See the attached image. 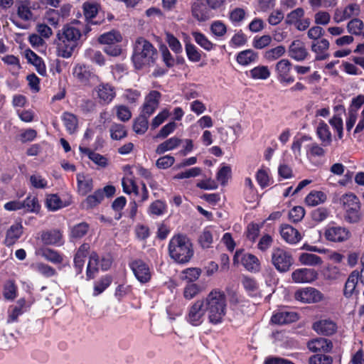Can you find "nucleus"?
I'll use <instances>...</instances> for the list:
<instances>
[{
    "label": "nucleus",
    "mask_w": 364,
    "mask_h": 364,
    "mask_svg": "<svg viewBox=\"0 0 364 364\" xmlns=\"http://www.w3.org/2000/svg\"><path fill=\"white\" fill-rule=\"evenodd\" d=\"M86 34L90 31L88 27L78 21L65 26L57 35V55L64 58H70L82 36V31Z\"/></svg>",
    "instance_id": "obj_1"
},
{
    "label": "nucleus",
    "mask_w": 364,
    "mask_h": 364,
    "mask_svg": "<svg viewBox=\"0 0 364 364\" xmlns=\"http://www.w3.org/2000/svg\"><path fill=\"white\" fill-rule=\"evenodd\" d=\"M157 56L156 49L149 41L143 38L136 39L132 57L136 69L139 70L144 67L150 66L155 62Z\"/></svg>",
    "instance_id": "obj_2"
},
{
    "label": "nucleus",
    "mask_w": 364,
    "mask_h": 364,
    "mask_svg": "<svg viewBox=\"0 0 364 364\" xmlns=\"http://www.w3.org/2000/svg\"><path fill=\"white\" fill-rule=\"evenodd\" d=\"M168 252L171 258L180 264L188 262L193 255L192 244L183 235H175L170 240Z\"/></svg>",
    "instance_id": "obj_3"
},
{
    "label": "nucleus",
    "mask_w": 364,
    "mask_h": 364,
    "mask_svg": "<svg viewBox=\"0 0 364 364\" xmlns=\"http://www.w3.org/2000/svg\"><path fill=\"white\" fill-rule=\"evenodd\" d=\"M341 208L344 210V220L348 223H357L361 219L360 203L353 193L343 194L338 199Z\"/></svg>",
    "instance_id": "obj_4"
},
{
    "label": "nucleus",
    "mask_w": 364,
    "mask_h": 364,
    "mask_svg": "<svg viewBox=\"0 0 364 364\" xmlns=\"http://www.w3.org/2000/svg\"><path fill=\"white\" fill-rule=\"evenodd\" d=\"M208 318H222L225 315L226 299L223 292L211 291L207 296Z\"/></svg>",
    "instance_id": "obj_5"
},
{
    "label": "nucleus",
    "mask_w": 364,
    "mask_h": 364,
    "mask_svg": "<svg viewBox=\"0 0 364 364\" xmlns=\"http://www.w3.org/2000/svg\"><path fill=\"white\" fill-rule=\"evenodd\" d=\"M271 262L274 268L280 273L290 270L294 264L291 252L283 247H274L271 253Z\"/></svg>",
    "instance_id": "obj_6"
},
{
    "label": "nucleus",
    "mask_w": 364,
    "mask_h": 364,
    "mask_svg": "<svg viewBox=\"0 0 364 364\" xmlns=\"http://www.w3.org/2000/svg\"><path fill=\"white\" fill-rule=\"evenodd\" d=\"M304 15L305 11L303 8H296L287 14L285 23L294 26L298 31H305L309 27L311 21L309 18H304Z\"/></svg>",
    "instance_id": "obj_7"
},
{
    "label": "nucleus",
    "mask_w": 364,
    "mask_h": 364,
    "mask_svg": "<svg viewBox=\"0 0 364 364\" xmlns=\"http://www.w3.org/2000/svg\"><path fill=\"white\" fill-rule=\"evenodd\" d=\"M324 237L330 242H343L350 238V232L345 227L337 225L335 223H329L324 228Z\"/></svg>",
    "instance_id": "obj_8"
},
{
    "label": "nucleus",
    "mask_w": 364,
    "mask_h": 364,
    "mask_svg": "<svg viewBox=\"0 0 364 364\" xmlns=\"http://www.w3.org/2000/svg\"><path fill=\"white\" fill-rule=\"evenodd\" d=\"M292 64L288 59H282L275 65L278 81L284 86L293 83L295 80L291 75Z\"/></svg>",
    "instance_id": "obj_9"
},
{
    "label": "nucleus",
    "mask_w": 364,
    "mask_h": 364,
    "mask_svg": "<svg viewBox=\"0 0 364 364\" xmlns=\"http://www.w3.org/2000/svg\"><path fill=\"white\" fill-rule=\"evenodd\" d=\"M191 14L199 22H205L214 16L205 0H193L191 4Z\"/></svg>",
    "instance_id": "obj_10"
},
{
    "label": "nucleus",
    "mask_w": 364,
    "mask_h": 364,
    "mask_svg": "<svg viewBox=\"0 0 364 364\" xmlns=\"http://www.w3.org/2000/svg\"><path fill=\"white\" fill-rule=\"evenodd\" d=\"M360 13V5L356 3H352L343 8H337L335 9L333 19L335 23H339L352 17L358 16Z\"/></svg>",
    "instance_id": "obj_11"
},
{
    "label": "nucleus",
    "mask_w": 364,
    "mask_h": 364,
    "mask_svg": "<svg viewBox=\"0 0 364 364\" xmlns=\"http://www.w3.org/2000/svg\"><path fill=\"white\" fill-rule=\"evenodd\" d=\"M296 301L302 303H316L321 301L323 296L321 291L313 287H304L298 289L294 294Z\"/></svg>",
    "instance_id": "obj_12"
},
{
    "label": "nucleus",
    "mask_w": 364,
    "mask_h": 364,
    "mask_svg": "<svg viewBox=\"0 0 364 364\" xmlns=\"http://www.w3.org/2000/svg\"><path fill=\"white\" fill-rule=\"evenodd\" d=\"M129 267L139 282L144 284L150 280L151 277L150 267L143 260L139 259L133 260L129 263Z\"/></svg>",
    "instance_id": "obj_13"
},
{
    "label": "nucleus",
    "mask_w": 364,
    "mask_h": 364,
    "mask_svg": "<svg viewBox=\"0 0 364 364\" xmlns=\"http://www.w3.org/2000/svg\"><path fill=\"white\" fill-rule=\"evenodd\" d=\"M99 102L103 105H109L116 97L115 87L109 83L102 82L95 87Z\"/></svg>",
    "instance_id": "obj_14"
},
{
    "label": "nucleus",
    "mask_w": 364,
    "mask_h": 364,
    "mask_svg": "<svg viewBox=\"0 0 364 364\" xmlns=\"http://www.w3.org/2000/svg\"><path fill=\"white\" fill-rule=\"evenodd\" d=\"M318 277L317 272L314 269L299 268L291 273V279L294 282L298 284L311 283Z\"/></svg>",
    "instance_id": "obj_15"
},
{
    "label": "nucleus",
    "mask_w": 364,
    "mask_h": 364,
    "mask_svg": "<svg viewBox=\"0 0 364 364\" xmlns=\"http://www.w3.org/2000/svg\"><path fill=\"white\" fill-rule=\"evenodd\" d=\"M161 93L156 90H152L146 97L141 114L149 117L159 106Z\"/></svg>",
    "instance_id": "obj_16"
},
{
    "label": "nucleus",
    "mask_w": 364,
    "mask_h": 364,
    "mask_svg": "<svg viewBox=\"0 0 364 364\" xmlns=\"http://www.w3.org/2000/svg\"><path fill=\"white\" fill-rule=\"evenodd\" d=\"M288 53L291 58L299 62L304 60L309 55L305 44L301 40H294L290 44Z\"/></svg>",
    "instance_id": "obj_17"
},
{
    "label": "nucleus",
    "mask_w": 364,
    "mask_h": 364,
    "mask_svg": "<svg viewBox=\"0 0 364 364\" xmlns=\"http://www.w3.org/2000/svg\"><path fill=\"white\" fill-rule=\"evenodd\" d=\"M330 43L326 38L313 41L311 46L312 52L316 54V60H323L328 57V50Z\"/></svg>",
    "instance_id": "obj_18"
},
{
    "label": "nucleus",
    "mask_w": 364,
    "mask_h": 364,
    "mask_svg": "<svg viewBox=\"0 0 364 364\" xmlns=\"http://www.w3.org/2000/svg\"><path fill=\"white\" fill-rule=\"evenodd\" d=\"M77 192L82 196H86L93 188V179L89 174L78 173L76 176Z\"/></svg>",
    "instance_id": "obj_19"
},
{
    "label": "nucleus",
    "mask_w": 364,
    "mask_h": 364,
    "mask_svg": "<svg viewBox=\"0 0 364 364\" xmlns=\"http://www.w3.org/2000/svg\"><path fill=\"white\" fill-rule=\"evenodd\" d=\"M90 250V245L87 243H84L78 248L74 257V267L76 274L82 273L85 259L87 256Z\"/></svg>",
    "instance_id": "obj_20"
},
{
    "label": "nucleus",
    "mask_w": 364,
    "mask_h": 364,
    "mask_svg": "<svg viewBox=\"0 0 364 364\" xmlns=\"http://www.w3.org/2000/svg\"><path fill=\"white\" fill-rule=\"evenodd\" d=\"M280 235L282 239L289 244H296L301 239V235L299 231L289 225L281 226Z\"/></svg>",
    "instance_id": "obj_21"
},
{
    "label": "nucleus",
    "mask_w": 364,
    "mask_h": 364,
    "mask_svg": "<svg viewBox=\"0 0 364 364\" xmlns=\"http://www.w3.org/2000/svg\"><path fill=\"white\" fill-rule=\"evenodd\" d=\"M33 303V300L30 299L26 300L24 298L20 299L17 301L16 304L11 306L9 311L10 318H17L21 316L23 313L28 311Z\"/></svg>",
    "instance_id": "obj_22"
},
{
    "label": "nucleus",
    "mask_w": 364,
    "mask_h": 364,
    "mask_svg": "<svg viewBox=\"0 0 364 364\" xmlns=\"http://www.w3.org/2000/svg\"><path fill=\"white\" fill-rule=\"evenodd\" d=\"M336 324L332 320H318L313 325V328L318 334L330 336L336 331Z\"/></svg>",
    "instance_id": "obj_23"
},
{
    "label": "nucleus",
    "mask_w": 364,
    "mask_h": 364,
    "mask_svg": "<svg viewBox=\"0 0 364 364\" xmlns=\"http://www.w3.org/2000/svg\"><path fill=\"white\" fill-rule=\"evenodd\" d=\"M316 134L323 146L331 145L332 142V134L328 125L324 121L321 120L318 122L316 129Z\"/></svg>",
    "instance_id": "obj_24"
},
{
    "label": "nucleus",
    "mask_w": 364,
    "mask_h": 364,
    "mask_svg": "<svg viewBox=\"0 0 364 364\" xmlns=\"http://www.w3.org/2000/svg\"><path fill=\"white\" fill-rule=\"evenodd\" d=\"M308 348L312 352L321 351L328 353L333 348L331 341L326 338H318L308 342Z\"/></svg>",
    "instance_id": "obj_25"
},
{
    "label": "nucleus",
    "mask_w": 364,
    "mask_h": 364,
    "mask_svg": "<svg viewBox=\"0 0 364 364\" xmlns=\"http://www.w3.org/2000/svg\"><path fill=\"white\" fill-rule=\"evenodd\" d=\"M23 226L16 223L12 225L6 231L4 243L6 246L13 245L22 235Z\"/></svg>",
    "instance_id": "obj_26"
},
{
    "label": "nucleus",
    "mask_w": 364,
    "mask_h": 364,
    "mask_svg": "<svg viewBox=\"0 0 364 364\" xmlns=\"http://www.w3.org/2000/svg\"><path fill=\"white\" fill-rule=\"evenodd\" d=\"M182 141L183 139L176 136L171 137L157 146L156 153L161 155L166 151L174 150L181 145Z\"/></svg>",
    "instance_id": "obj_27"
},
{
    "label": "nucleus",
    "mask_w": 364,
    "mask_h": 364,
    "mask_svg": "<svg viewBox=\"0 0 364 364\" xmlns=\"http://www.w3.org/2000/svg\"><path fill=\"white\" fill-rule=\"evenodd\" d=\"M74 75L81 82L87 83L91 80L97 79L96 75L90 71L89 68L85 65H77L73 70Z\"/></svg>",
    "instance_id": "obj_28"
},
{
    "label": "nucleus",
    "mask_w": 364,
    "mask_h": 364,
    "mask_svg": "<svg viewBox=\"0 0 364 364\" xmlns=\"http://www.w3.org/2000/svg\"><path fill=\"white\" fill-rule=\"evenodd\" d=\"M17 15L23 21H29L33 19L31 3L28 0H22L16 4Z\"/></svg>",
    "instance_id": "obj_29"
},
{
    "label": "nucleus",
    "mask_w": 364,
    "mask_h": 364,
    "mask_svg": "<svg viewBox=\"0 0 364 364\" xmlns=\"http://www.w3.org/2000/svg\"><path fill=\"white\" fill-rule=\"evenodd\" d=\"M41 239L47 245L60 246L63 244L62 234L58 230L43 232L41 235Z\"/></svg>",
    "instance_id": "obj_30"
},
{
    "label": "nucleus",
    "mask_w": 364,
    "mask_h": 364,
    "mask_svg": "<svg viewBox=\"0 0 364 364\" xmlns=\"http://www.w3.org/2000/svg\"><path fill=\"white\" fill-rule=\"evenodd\" d=\"M207 310V299L198 300L190 306L188 315L191 318H200L204 316Z\"/></svg>",
    "instance_id": "obj_31"
},
{
    "label": "nucleus",
    "mask_w": 364,
    "mask_h": 364,
    "mask_svg": "<svg viewBox=\"0 0 364 364\" xmlns=\"http://www.w3.org/2000/svg\"><path fill=\"white\" fill-rule=\"evenodd\" d=\"M359 272L353 271L349 275L344 287V295L347 297L351 296L353 294H358L356 286L358 282Z\"/></svg>",
    "instance_id": "obj_32"
},
{
    "label": "nucleus",
    "mask_w": 364,
    "mask_h": 364,
    "mask_svg": "<svg viewBox=\"0 0 364 364\" xmlns=\"http://www.w3.org/2000/svg\"><path fill=\"white\" fill-rule=\"evenodd\" d=\"M61 119L66 129V131L70 134H74L78 127V119L77 117L70 112H63L61 116Z\"/></svg>",
    "instance_id": "obj_33"
},
{
    "label": "nucleus",
    "mask_w": 364,
    "mask_h": 364,
    "mask_svg": "<svg viewBox=\"0 0 364 364\" xmlns=\"http://www.w3.org/2000/svg\"><path fill=\"white\" fill-rule=\"evenodd\" d=\"M242 264L247 271L251 272H258L260 269L259 259L252 254H245L242 257Z\"/></svg>",
    "instance_id": "obj_34"
},
{
    "label": "nucleus",
    "mask_w": 364,
    "mask_h": 364,
    "mask_svg": "<svg viewBox=\"0 0 364 364\" xmlns=\"http://www.w3.org/2000/svg\"><path fill=\"white\" fill-rule=\"evenodd\" d=\"M258 59V55L252 49H247L240 52L236 58L237 62L241 65H248L255 63Z\"/></svg>",
    "instance_id": "obj_35"
},
{
    "label": "nucleus",
    "mask_w": 364,
    "mask_h": 364,
    "mask_svg": "<svg viewBox=\"0 0 364 364\" xmlns=\"http://www.w3.org/2000/svg\"><path fill=\"white\" fill-rule=\"evenodd\" d=\"M26 56L28 61L36 67V71L41 75L44 76L46 75V65L41 58L38 56L33 51L31 50L26 52Z\"/></svg>",
    "instance_id": "obj_36"
},
{
    "label": "nucleus",
    "mask_w": 364,
    "mask_h": 364,
    "mask_svg": "<svg viewBox=\"0 0 364 364\" xmlns=\"http://www.w3.org/2000/svg\"><path fill=\"white\" fill-rule=\"evenodd\" d=\"M104 199V195L101 189L96 190L92 194L89 195L82 202L84 208L90 209L100 204Z\"/></svg>",
    "instance_id": "obj_37"
},
{
    "label": "nucleus",
    "mask_w": 364,
    "mask_h": 364,
    "mask_svg": "<svg viewBox=\"0 0 364 364\" xmlns=\"http://www.w3.org/2000/svg\"><path fill=\"white\" fill-rule=\"evenodd\" d=\"M327 199L326 193L322 191H311L306 197L305 202L309 206H316L323 203Z\"/></svg>",
    "instance_id": "obj_38"
},
{
    "label": "nucleus",
    "mask_w": 364,
    "mask_h": 364,
    "mask_svg": "<svg viewBox=\"0 0 364 364\" xmlns=\"http://www.w3.org/2000/svg\"><path fill=\"white\" fill-rule=\"evenodd\" d=\"M122 37L119 32L112 31L101 35L99 38V42L105 46L118 43L121 42Z\"/></svg>",
    "instance_id": "obj_39"
},
{
    "label": "nucleus",
    "mask_w": 364,
    "mask_h": 364,
    "mask_svg": "<svg viewBox=\"0 0 364 364\" xmlns=\"http://www.w3.org/2000/svg\"><path fill=\"white\" fill-rule=\"evenodd\" d=\"M41 255L53 264H60L63 260V256L58 251L47 247L41 250Z\"/></svg>",
    "instance_id": "obj_40"
},
{
    "label": "nucleus",
    "mask_w": 364,
    "mask_h": 364,
    "mask_svg": "<svg viewBox=\"0 0 364 364\" xmlns=\"http://www.w3.org/2000/svg\"><path fill=\"white\" fill-rule=\"evenodd\" d=\"M99 267V257L96 252H92L90 255L86 271L87 279H91L95 277Z\"/></svg>",
    "instance_id": "obj_41"
},
{
    "label": "nucleus",
    "mask_w": 364,
    "mask_h": 364,
    "mask_svg": "<svg viewBox=\"0 0 364 364\" xmlns=\"http://www.w3.org/2000/svg\"><path fill=\"white\" fill-rule=\"evenodd\" d=\"M306 156L310 157H322L325 155L326 151L322 147V145L317 144L315 141H311L305 146Z\"/></svg>",
    "instance_id": "obj_42"
},
{
    "label": "nucleus",
    "mask_w": 364,
    "mask_h": 364,
    "mask_svg": "<svg viewBox=\"0 0 364 364\" xmlns=\"http://www.w3.org/2000/svg\"><path fill=\"white\" fill-rule=\"evenodd\" d=\"M299 261L301 264L308 266H316L322 264L321 258L314 254L304 252L299 257Z\"/></svg>",
    "instance_id": "obj_43"
},
{
    "label": "nucleus",
    "mask_w": 364,
    "mask_h": 364,
    "mask_svg": "<svg viewBox=\"0 0 364 364\" xmlns=\"http://www.w3.org/2000/svg\"><path fill=\"white\" fill-rule=\"evenodd\" d=\"M250 76L254 80H267L270 76L267 66L259 65L250 70Z\"/></svg>",
    "instance_id": "obj_44"
},
{
    "label": "nucleus",
    "mask_w": 364,
    "mask_h": 364,
    "mask_svg": "<svg viewBox=\"0 0 364 364\" xmlns=\"http://www.w3.org/2000/svg\"><path fill=\"white\" fill-rule=\"evenodd\" d=\"M364 28L363 22L359 18H354L350 20L347 24V29L348 33L355 36H363V30Z\"/></svg>",
    "instance_id": "obj_45"
},
{
    "label": "nucleus",
    "mask_w": 364,
    "mask_h": 364,
    "mask_svg": "<svg viewBox=\"0 0 364 364\" xmlns=\"http://www.w3.org/2000/svg\"><path fill=\"white\" fill-rule=\"evenodd\" d=\"M122 185L125 193L133 194L135 196L139 195V188L134 179L124 177L122 180Z\"/></svg>",
    "instance_id": "obj_46"
},
{
    "label": "nucleus",
    "mask_w": 364,
    "mask_h": 364,
    "mask_svg": "<svg viewBox=\"0 0 364 364\" xmlns=\"http://www.w3.org/2000/svg\"><path fill=\"white\" fill-rule=\"evenodd\" d=\"M90 228L87 223H80L70 229V237L74 239H80L84 237L88 232Z\"/></svg>",
    "instance_id": "obj_47"
},
{
    "label": "nucleus",
    "mask_w": 364,
    "mask_h": 364,
    "mask_svg": "<svg viewBox=\"0 0 364 364\" xmlns=\"http://www.w3.org/2000/svg\"><path fill=\"white\" fill-rule=\"evenodd\" d=\"M112 282V279L109 275H106V276L100 278L95 284L93 294L95 296H97V295L102 294L107 287H109Z\"/></svg>",
    "instance_id": "obj_48"
},
{
    "label": "nucleus",
    "mask_w": 364,
    "mask_h": 364,
    "mask_svg": "<svg viewBox=\"0 0 364 364\" xmlns=\"http://www.w3.org/2000/svg\"><path fill=\"white\" fill-rule=\"evenodd\" d=\"M242 284L250 296H257L258 292V284L255 279L250 277H245L242 279Z\"/></svg>",
    "instance_id": "obj_49"
},
{
    "label": "nucleus",
    "mask_w": 364,
    "mask_h": 364,
    "mask_svg": "<svg viewBox=\"0 0 364 364\" xmlns=\"http://www.w3.org/2000/svg\"><path fill=\"white\" fill-rule=\"evenodd\" d=\"M271 318H297V314L288 306H282L275 311Z\"/></svg>",
    "instance_id": "obj_50"
},
{
    "label": "nucleus",
    "mask_w": 364,
    "mask_h": 364,
    "mask_svg": "<svg viewBox=\"0 0 364 364\" xmlns=\"http://www.w3.org/2000/svg\"><path fill=\"white\" fill-rule=\"evenodd\" d=\"M309 141H312L311 136L309 135H303L299 139H294L291 144V151L295 158H299L301 155L302 144Z\"/></svg>",
    "instance_id": "obj_51"
},
{
    "label": "nucleus",
    "mask_w": 364,
    "mask_h": 364,
    "mask_svg": "<svg viewBox=\"0 0 364 364\" xmlns=\"http://www.w3.org/2000/svg\"><path fill=\"white\" fill-rule=\"evenodd\" d=\"M110 136L114 140H120L127 136V130L125 127L121 124H112L110 129Z\"/></svg>",
    "instance_id": "obj_52"
},
{
    "label": "nucleus",
    "mask_w": 364,
    "mask_h": 364,
    "mask_svg": "<svg viewBox=\"0 0 364 364\" xmlns=\"http://www.w3.org/2000/svg\"><path fill=\"white\" fill-rule=\"evenodd\" d=\"M147 129L148 117L140 114L139 117L134 121L133 129L136 134H142L146 132Z\"/></svg>",
    "instance_id": "obj_53"
},
{
    "label": "nucleus",
    "mask_w": 364,
    "mask_h": 364,
    "mask_svg": "<svg viewBox=\"0 0 364 364\" xmlns=\"http://www.w3.org/2000/svg\"><path fill=\"white\" fill-rule=\"evenodd\" d=\"M192 36L195 41L203 48L206 50H210L213 44L208 39V38L200 32H193Z\"/></svg>",
    "instance_id": "obj_54"
},
{
    "label": "nucleus",
    "mask_w": 364,
    "mask_h": 364,
    "mask_svg": "<svg viewBox=\"0 0 364 364\" xmlns=\"http://www.w3.org/2000/svg\"><path fill=\"white\" fill-rule=\"evenodd\" d=\"M166 205L161 200H157L153 202L149 208V213L151 215L160 216L165 213Z\"/></svg>",
    "instance_id": "obj_55"
},
{
    "label": "nucleus",
    "mask_w": 364,
    "mask_h": 364,
    "mask_svg": "<svg viewBox=\"0 0 364 364\" xmlns=\"http://www.w3.org/2000/svg\"><path fill=\"white\" fill-rule=\"evenodd\" d=\"M45 19L47 23L54 27H57L62 21L58 10L53 9H50L46 11Z\"/></svg>",
    "instance_id": "obj_56"
},
{
    "label": "nucleus",
    "mask_w": 364,
    "mask_h": 364,
    "mask_svg": "<svg viewBox=\"0 0 364 364\" xmlns=\"http://www.w3.org/2000/svg\"><path fill=\"white\" fill-rule=\"evenodd\" d=\"M329 124L336 131L338 139H342L343 136V123L341 117L339 114H335L329 120Z\"/></svg>",
    "instance_id": "obj_57"
},
{
    "label": "nucleus",
    "mask_w": 364,
    "mask_h": 364,
    "mask_svg": "<svg viewBox=\"0 0 364 364\" xmlns=\"http://www.w3.org/2000/svg\"><path fill=\"white\" fill-rule=\"evenodd\" d=\"M175 158L171 155H165L159 157L156 161V166L159 169H167L175 163Z\"/></svg>",
    "instance_id": "obj_58"
},
{
    "label": "nucleus",
    "mask_w": 364,
    "mask_h": 364,
    "mask_svg": "<svg viewBox=\"0 0 364 364\" xmlns=\"http://www.w3.org/2000/svg\"><path fill=\"white\" fill-rule=\"evenodd\" d=\"M21 205L23 208H25L27 212H37L40 208L38 199L36 197L28 196L21 202Z\"/></svg>",
    "instance_id": "obj_59"
},
{
    "label": "nucleus",
    "mask_w": 364,
    "mask_h": 364,
    "mask_svg": "<svg viewBox=\"0 0 364 364\" xmlns=\"http://www.w3.org/2000/svg\"><path fill=\"white\" fill-rule=\"evenodd\" d=\"M285 53V48L283 46H278L269 49L265 53V58L269 61L275 60Z\"/></svg>",
    "instance_id": "obj_60"
},
{
    "label": "nucleus",
    "mask_w": 364,
    "mask_h": 364,
    "mask_svg": "<svg viewBox=\"0 0 364 364\" xmlns=\"http://www.w3.org/2000/svg\"><path fill=\"white\" fill-rule=\"evenodd\" d=\"M114 109L116 111V114L122 122H127L132 117V112L129 109L124 105H116Z\"/></svg>",
    "instance_id": "obj_61"
},
{
    "label": "nucleus",
    "mask_w": 364,
    "mask_h": 364,
    "mask_svg": "<svg viewBox=\"0 0 364 364\" xmlns=\"http://www.w3.org/2000/svg\"><path fill=\"white\" fill-rule=\"evenodd\" d=\"M83 11L85 18L91 20L98 13V5L94 3L86 2L83 4Z\"/></svg>",
    "instance_id": "obj_62"
},
{
    "label": "nucleus",
    "mask_w": 364,
    "mask_h": 364,
    "mask_svg": "<svg viewBox=\"0 0 364 364\" xmlns=\"http://www.w3.org/2000/svg\"><path fill=\"white\" fill-rule=\"evenodd\" d=\"M182 274L183 279L192 283L199 278L201 274V270L198 268H188L183 270Z\"/></svg>",
    "instance_id": "obj_63"
},
{
    "label": "nucleus",
    "mask_w": 364,
    "mask_h": 364,
    "mask_svg": "<svg viewBox=\"0 0 364 364\" xmlns=\"http://www.w3.org/2000/svg\"><path fill=\"white\" fill-rule=\"evenodd\" d=\"M332 357L325 354H316L309 358V364H332Z\"/></svg>",
    "instance_id": "obj_64"
}]
</instances>
